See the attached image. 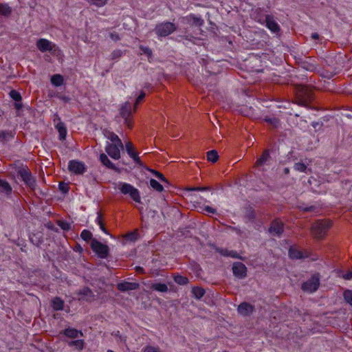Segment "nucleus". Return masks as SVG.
Wrapping results in <instances>:
<instances>
[{"instance_id": "1", "label": "nucleus", "mask_w": 352, "mask_h": 352, "mask_svg": "<svg viewBox=\"0 0 352 352\" xmlns=\"http://www.w3.org/2000/svg\"><path fill=\"white\" fill-rule=\"evenodd\" d=\"M331 227V223L329 220H318L313 223L311 228V232L314 238L318 239H323Z\"/></svg>"}, {"instance_id": "2", "label": "nucleus", "mask_w": 352, "mask_h": 352, "mask_svg": "<svg viewBox=\"0 0 352 352\" xmlns=\"http://www.w3.org/2000/svg\"><path fill=\"white\" fill-rule=\"evenodd\" d=\"M313 98V91L310 87L299 85L296 89V100L299 105L306 106Z\"/></svg>"}, {"instance_id": "3", "label": "nucleus", "mask_w": 352, "mask_h": 352, "mask_svg": "<svg viewBox=\"0 0 352 352\" xmlns=\"http://www.w3.org/2000/svg\"><path fill=\"white\" fill-rule=\"evenodd\" d=\"M177 30L175 25L170 22H163L155 26V32L158 36H167Z\"/></svg>"}, {"instance_id": "4", "label": "nucleus", "mask_w": 352, "mask_h": 352, "mask_svg": "<svg viewBox=\"0 0 352 352\" xmlns=\"http://www.w3.org/2000/svg\"><path fill=\"white\" fill-rule=\"evenodd\" d=\"M91 248L101 258H105L108 256L109 247L96 239L91 240Z\"/></svg>"}, {"instance_id": "5", "label": "nucleus", "mask_w": 352, "mask_h": 352, "mask_svg": "<svg viewBox=\"0 0 352 352\" xmlns=\"http://www.w3.org/2000/svg\"><path fill=\"white\" fill-rule=\"evenodd\" d=\"M320 285V277L318 274L313 275L310 279L302 284V289L304 292L313 293L316 292Z\"/></svg>"}, {"instance_id": "6", "label": "nucleus", "mask_w": 352, "mask_h": 352, "mask_svg": "<svg viewBox=\"0 0 352 352\" xmlns=\"http://www.w3.org/2000/svg\"><path fill=\"white\" fill-rule=\"evenodd\" d=\"M121 117L124 120V123L129 129L133 127V120L131 116V105L129 102H125L120 110Z\"/></svg>"}, {"instance_id": "7", "label": "nucleus", "mask_w": 352, "mask_h": 352, "mask_svg": "<svg viewBox=\"0 0 352 352\" xmlns=\"http://www.w3.org/2000/svg\"><path fill=\"white\" fill-rule=\"evenodd\" d=\"M68 169L71 173L76 175H82L85 172L86 167L82 162L71 160L69 162Z\"/></svg>"}, {"instance_id": "8", "label": "nucleus", "mask_w": 352, "mask_h": 352, "mask_svg": "<svg viewBox=\"0 0 352 352\" xmlns=\"http://www.w3.org/2000/svg\"><path fill=\"white\" fill-rule=\"evenodd\" d=\"M36 47L41 52H45L55 50L56 45L47 39L40 38L36 42Z\"/></svg>"}, {"instance_id": "9", "label": "nucleus", "mask_w": 352, "mask_h": 352, "mask_svg": "<svg viewBox=\"0 0 352 352\" xmlns=\"http://www.w3.org/2000/svg\"><path fill=\"white\" fill-rule=\"evenodd\" d=\"M19 174L22 180L31 188H34L36 185V182L32 177L31 173L27 169H21L19 170Z\"/></svg>"}, {"instance_id": "10", "label": "nucleus", "mask_w": 352, "mask_h": 352, "mask_svg": "<svg viewBox=\"0 0 352 352\" xmlns=\"http://www.w3.org/2000/svg\"><path fill=\"white\" fill-rule=\"evenodd\" d=\"M120 149L121 147L118 144H107L105 147V151L108 155L114 160H119L120 158Z\"/></svg>"}, {"instance_id": "11", "label": "nucleus", "mask_w": 352, "mask_h": 352, "mask_svg": "<svg viewBox=\"0 0 352 352\" xmlns=\"http://www.w3.org/2000/svg\"><path fill=\"white\" fill-rule=\"evenodd\" d=\"M309 252L307 250L301 251L297 248L291 247L289 250V256L293 259L305 258L309 256Z\"/></svg>"}, {"instance_id": "12", "label": "nucleus", "mask_w": 352, "mask_h": 352, "mask_svg": "<svg viewBox=\"0 0 352 352\" xmlns=\"http://www.w3.org/2000/svg\"><path fill=\"white\" fill-rule=\"evenodd\" d=\"M284 230V226L282 221L279 220H274L271 223L269 228V232L274 236H279Z\"/></svg>"}, {"instance_id": "13", "label": "nucleus", "mask_w": 352, "mask_h": 352, "mask_svg": "<svg viewBox=\"0 0 352 352\" xmlns=\"http://www.w3.org/2000/svg\"><path fill=\"white\" fill-rule=\"evenodd\" d=\"M232 271L234 276L238 278H242L246 276L247 268L245 265L240 262L234 263Z\"/></svg>"}, {"instance_id": "14", "label": "nucleus", "mask_w": 352, "mask_h": 352, "mask_svg": "<svg viewBox=\"0 0 352 352\" xmlns=\"http://www.w3.org/2000/svg\"><path fill=\"white\" fill-rule=\"evenodd\" d=\"M126 151L128 155L133 160V161L138 164H141V160L138 157V155L136 152H135V148L133 144L131 142H126L125 144Z\"/></svg>"}, {"instance_id": "15", "label": "nucleus", "mask_w": 352, "mask_h": 352, "mask_svg": "<svg viewBox=\"0 0 352 352\" xmlns=\"http://www.w3.org/2000/svg\"><path fill=\"white\" fill-rule=\"evenodd\" d=\"M138 288L139 284L137 283L123 282L117 285V289L120 292L135 290Z\"/></svg>"}, {"instance_id": "16", "label": "nucleus", "mask_w": 352, "mask_h": 352, "mask_svg": "<svg viewBox=\"0 0 352 352\" xmlns=\"http://www.w3.org/2000/svg\"><path fill=\"white\" fill-rule=\"evenodd\" d=\"M254 306L247 302L241 303L238 308V312L243 316H248L254 311Z\"/></svg>"}, {"instance_id": "17", "label": "nucleus", "mask_w": 352, "mask_h": 352, "mask_svg": "<svg viewBox=\"0 0 352 352\" xmlns=\"http://www.w3.org/2000/svg\"><path fill=\"white\" fill-rule=\"evenodd\" d=\"M78 294L79 296L78 300H83L86 301H89L94 298V294L92 291L88 287H85L82 289L81 290L79 291Z\"/></svg>"}, {"instance_id": "18", "label": "nucleus", "mask_w": 352, "mask_h": 352, "mask_svg": "<svg viewBox=\"0 0 352 352\" xmlns=\"http://www.w3.org/2000/svg\"><path fill=\"white\" fill-rule=\"evenodd\" d=\"M265 21H266V26L272 32L276 33V32H279L280 27L272 16L267 15L265 17Z\"/></svg>"}, {"instance_id": "19", "label": "nucleus", "mask_w": 352, "mask_h": 352, "mask_svg": "<svg viewBox=\"0 0 352 352\" xmlns=\"http://www.w3.org/2000/svg\"><path fill=\"white\" fill-rule=\"evenodd\" d=\"M104 135L108 140H109L111 142V144H118V146H120L121 148H124V145L121 140L115 133L109 131H105Z\"/></svg>"}, {"instance_id": "20", "label": "nucleus", "mask_w": 352, "mask_h": 352, "mask_svg": "<svg viewBox=\"0 0 352 352\" xmlns=\"http://www.w3.org/2000/svg\"><path fill=\"white\" fill-rule=\"evenodd\" d=\"M55 127L59 133V139L60 140H65L67 134L65 124L58 119V122L56 124Z\"/></svg>"}, {"instance_id": "21", "label": "nucleus", "mask_w": 352, "mask_h": 352, "mask_svg": "<svg viewBox=\"0 0 352 352\" xmlns=\"http://www.w3.org/2000/svg\"><path fill=\"white\" fill-rule=\"evenodd\" d=\"M14 136V133L12 131H0V142L5 144L12 140Z\"/></svg>"}, {"instance_id": "22", "label": "nucleus", "mask_w": 352, "mask_h": 352, "mask_svg": "<svg viewBox=\"0 0 352 352\" xmlns=\"http://www.w3.org/2000/svg\"><path fill=\"white\" fill-rule=\"evenodd\" d=\"M127 195L130 196V197L136 203L141 202V197L140 194V191L138 189L135 188L133 186L131 189H130L129 192H127Z\"/></svg>"}, {"instance_id": "23", "label": "nucleus", "mask_w": 352, "mask_h": 352, "mask_svg": "<svg viewBox=\"0 0 352 352\" xmlns=\"http://www.w3.org/2000/svg\"><path fill=\"white\" fill-rule=\"evenodd\" d=\"M100 160L101 163L108 168L116 170V166L109 160L107 155H105L104 153H102L100 155Z\"/></svg>"}, {"instance_id": "24", "label": "nucleus", "mask_w": 352, "mask_h": 352, "mask_svg": "<svg viewBox=\"0 0 352 352\" xmlns=\"http://www.w3.org/2000/svg\"><path fill=\"white\" fill-rule=\"evenodd\" d=\"M186 19L188 23H192L196 26H201L204 24V20L194 14H190Z\"/></svg>"}, {"instance_id": "25", "label": "nucleus", "mask_w": 352, "mask_h": 352, "mask_svg": "<svg viewBox=\"0 0 352 352\" xmlns=\"http://www.w3.org/2000/svg\"><path fill=\"white\" fill-rule=\"evenodd\" d=\"M64 334L70 338H76L78 337L79 334L80 336H82V333L81 331L73 328H67L65 329Z\"/></svg>"}, {"instance_id": "26", "label": "nucleus", "mask_w": 352, "mask_h": 352, "mask_svg": "<svg viewBox=\"0 0 352 352\" xmlns=\"http://www.w3.org/2000/svg\"><path fill=\"white\" fill-rule=\"evenodd\" d=\"M12 192V188L9 183L0 179V192H4L7 195L10 194Z\"/></svg>"}, {"instance_id": "27", "label": "nucleus", "mask_w": 352, "mask_h": 352, "mask_svg": "<svg viewBox=\"0 0 352 352\" xmlns=\"http://www.w3.org/2000/svg\"><path fill=\"white\" fill-rule=\"evenodd\" d=\"M270 159V153L268 151H265L260 158H258L256 162V166H263L267 161Z\"/></svg>"}, {"instance_id": "28", "label": "nucleus", "mask_w": 352, "mask_h": 352, "mask_svg": "<svg viewBox=\"0 0 352 352\" xmlns=\"http://www.w3.org/2000/svg\"><path fill=\"white\" fill-rule=\"evenodd\" d=\"M173 277L175 282L178 285H186L189 283V280L187 277L181 276L178 274H175Z\"/></svg>"}, {"instance_id": "29", "label": "nucleus", "mask_w": 352, "mask_h": 352, "mask_svg": "<svg viewBox=\"0 0 352 352\" xmlns=\"http://www.w3.org/2000/svg\"><path fill=\"white\" fill-rule=\"evenodd\" d=\"M51 82L56 87H59L62 85L64 82V79L63 76L60 74H54L51 78Z\"/></svg>"}, {"instance_id": "30", "label": "nucleus", "mask_w": 352, "mask_h": 352, "mask_svg": "<svg viewBox=\"0 0 352 352\" xmlns=\"http://www.w3.org/2000/svg\"><path fill=\"white\" fill-rule=\"evenodd\" d=\"M118 188L120 190V191L121 192V193L124 195H127V192H129L130 189H131V188L133 186L130 184L123 183V182H120V184H118Z\"/></svg>"}, {"instance_id": "31", "label": "nucleus", "mask_w": 352, "mask_h": 352, "mask_svg": "<svg viewBox=\"0 0 352 352\" xmlns=\"http://www.w3.org/2000/svg\"><path fill=\"white\" fill-rule=\"evenodd\" d=\"M151 289L160 292H166L168 286L164 283H153L151 285Z\"/></svg>"}, {"instance_id": "32", "label": "nucleus", "mask_w": 352, "mask_h": 352, "mask_svg": "<svg viewBox=\"0 0 352 352\" xmlns=\"http://www.w3.org/2000/svg\"><path fill=\"white\" fill-rule=\"evenodd\" d=\"M12 12L11 8L6 3H0V14L8 16Z\"/></svg>"}, {"instance_id": "33", "label": "nucleus", "mask_w": 352, "mask_h": 352, "mask_svg": "<svg viewBox=\"0 0 352 352\" xmlns=\"http://www.w3.org/2000/svg\"><path fill=\"white\" fill-rule=\"evenodd\" d=\"M64 302L60 298H54L52 300V307L55 310H62L63 308Z\"/></svg>"}, {"instance_id": "34", "label": "nucleus", "mask_w": 352, "mask_h": 352, "mask_svg": "<svg viewBox=\"0 0 352 352\" xmlns=\"http://www.w3.org/2000/svg\"><path fill=\"white\" fill-rule=\"evenodd\" d=\"M192 292L196 298H201L205 294V290L199 287H195L192 289Z\"/></svg>"}, {"instance_id": "35", "label": "nucleus", "mask_w": 352, "mask_h": 352, "mask_svg": "<svg viewBox=\"0 0 352 352\" xmlns=\"http://www.w3.org/2000/svg\"><path fill=\"white\" fill-rule=\"evenodd\" d=\"M69 345L71 346H75L78 351H82L84 348L85 342L82 340H77L69 342Z\"/></svg>"}, {"instance_id": "36", "label": "nucleus", "mask_w": 352, "mask_h": 352, "mask_svg": "<svg viewBox=\"0 0 352 352\" xmlns=\"http://www.w3.org/2000/svg\"><path fill=\"white\" fill-rule=\"evenodd\" d=\"M207 159L212 162H216L219 159L218 153L216 151L212 150L207 153Z\"/></svg>"}, {"instance_id": "37", "label": "nucleus", "mask_w": 352, "mask_h": 352, "mask_svg": "<svg viewBox=\"0 0 352 352\" xmlns=\"http://www.w3.org/2000/svg\"><path fill=\"white\" fill-rule=\"evenodd\" d=\"M150 186L157 192H162L164 190L162 185L154 179H151Z\"/></svg>"}, {"instance_id": "38", "label": "nucleus", "mask_w": 352, "mask_h": 352, "mask_svg": "<svg viewBox=\"0 0 352 352\" xmlns=\"http://www.w3.org/2000/svg\"><path fill=\"white\" fill-rule=\"evenodd\" d=\"M344 300L352 307V290L346 289L343 292Z\"/></svg>"}, {"instance_id": "39", "label": "nucleus", "mask_w": 352, "mask_h": 352, "mask_svg": "<svg viewBox=\"0 0 352 352\" xmlns=\"http://www.w3.org/2000/svg\"><path fill=\"white\" fill-rule=\"evenodd\" d=\"M89 4L94 5L97 7H102L105 6L108 0H86Z\"/></svg>"}, {"instance_id": "40", "label": "nucleus", "mask_w": 352, "mask_h": 352, "mask_svg": "<svg viewBox=\"0 0 352 352\" xmlns=\"http://www.w3.org/2000/svg\"><path fill=\"white\" fill-rule=\"evenodd\" d=\"M294 168L296 171L305 173L307 169V167L304 163L298 162L294 164Z\"/></svg>"}, {"instance_id": "41", "label": "nucleus", "mask_w": 352, "mask_h": 352, "mask_svg": "<svg viewBox=\"0 0 352 352\" xmlns=\"http://www.w3.org/2000/svg\"><path fill=\"white\" fill-rule=\"evenodd\" d=\"M151 173H153V175L155 176H156L160 181H162L163 183L164 184H168V182L167 180V179L160 172L157 171V170H153V169H150L149 170Z\"/></svg>"}, {"instance_id": "42", "label": "nucleus", "mask_w": 352, "mask_h": 352, "mask_svg": "<svg viewBox=\"0 0 352 352\" xmlns=\"http://www.w3.org/2000/svg\"><path fill=\"white\" fill-rule=\"evenodd\" d=\"M80 236L85 241H88L91 239L92 234L87 230H83L80 234Z\"/></svg>"}, {"instance_id": "43", "label": "nucleus", "mask_w": 352, "mask_h": 352, "mask_svg": "<svg viewBox=\"0 0 352 352\" xmlns=\"http://www.w3.org/2000/svg\"><path fill=\"white\" fill-rule=\"evenodd\" d=\"M219 253L223 256H231L232 258H237V253L234 251L229 252L227 250H220Z\"/></svg>"}, {"instance_id": "44", "label": "nucleus", "mask_w": 352, "mask_h": 352, "mask_svg": "<svg viewBox=\"0 0 352 352\" xmlns=\"http://www.w3.org/2000/svg\"><path fill=\"white\" fill-rule=\"evenodd\" d=\"M10 96L16 102H20L21 100V94L16 90H12L10 92Z\"/></svg>"}, {"instance_id": "45", "label": "nucleus", "mask_w": 352, "mask_h": 352, "mask_svg": "<svg viewBox=\"0 0 352 352\" xmlns=\"http://www.w3.org/2000/svg\"><path fill=\"white\" fill-rule=\"evenodd\" d=\"M265 120L274 127H277L279 124V120L276 118H265Z\"/></svg>"}, {"instance_id": "46", "label": "nucleus", "mask_w": 352, "mask_h": 352, "mask_svg": "<svg viewBox=\"0 0 352 352\" xmlns=\"http://www.w3.org/2000/svg\"><path fill=\"white\" fill-rule=\"evenodd\" d=\"M96 221L98 222V224L100 226V229L104 232L107 233V230L104 228V223H103V221H102V217L101 214H100V213L98 214V217H97Z\"/></svg>"}, {"instance_id": "47", "label": "nucleus", "mask_w": 352, "mask_h": 352, "mask_svg": "<svg viewBox=\"0 0 352 352\" xmlns=\"http://www.w3.org/2000/svg\"><path fill=\"white\" fill-rule=\"evenodd\" d=\"M122 55L121 50H115L111 54V58L112 60L119 59Z\"/></svg>"}, {"instance_id": "48", "label": "nucleus", "mask_w": 352, "mask_h": 352, "mask_svg": "<svg viewBox=\"0 0 352 352\" xmlns=\"http://www.w3.org/2000/svg\"><path fill=\"white\" fill-rule=\"evenodd\" d=\"M58 225L63 230H69L71 228V226L69 223L66 221H59Z\"/></svg>"}, {"instance_id": "49", "label": "nucleus", "mask_w": 352, "mask_h": 352, "mask_svg": "<svg viewBox=\"0 0 352 352\" xmlns=\"http://www.w3.org/2000/svg\"><path fill=\"white\" fill-rule=\"evenodd\" d=\"M144 96H145V94L144 92H142L140 94V96L137 98L135 103V105H134V110H135L138 104L142 101V100L144 99Z\"/></svg>"}, {"instance_id": "50", "label": "nucleus", "mask_w": 352, "mask_h": 352, "mask_svg": "<svg viewBox=\"0 0 352 352\" xmlns=\"http://www.w3.org/2000/svg\"><path fill=\"white\" fill-rule=\"evenodd\" d=\"M140 50L144 54L148 55V56L152 55V50L148 47L140 46Z\"/></svg>"}, {"instance_id": "51", "label": "nucleus", "mask_w": 352, "mask_h": 352, "mask_svg": "<svg viewBox=\"0 0 352 352\" xmlns=\"http://www.w3.org/2000/svg\"><path fill=\"white\" fill-rule=\"evenodd\" d=\"M209 190L208 187H195V188H187V190H189V191H193V190L204 191V190Z\"/></svg>"}, {"instance_id": "52", "label": "nucleus", "mask_w": 352, "mask_h": 352, "mask_svg": "<svg viewBox=\"0 0 352 352\" xmlns=\"http://www.w3.org/2000/svg\"><path fill=\"white\" fill-rule=\"evenodd\" d=\"M144 352H161V351L157 348L148 346L144 349Z\"/></svg>"}, {"instance_id": "53", "label": "nucleus", "mask_w": 352, "mask_h": 352, "mask_svg": "<svg viewBox=\"0 0 352 352\" xmlns=\"http://www.w3.org/2000/svg\"><path fill=\"white\" fill-rule=\"evenodd\" d=\"M144 352H161V351L157 348L148 346L144 349Z\"/></svg>"}, {"instance_id": "54", "label": "nucleus", "mask_w": 352, "mask_h": 352, "mask_svg": "<svg viewBox=\"0 0 352 352\" xmlns=\"http://www.w3.org/2000/svg\"><path fill=\"white\" fill-rule=\"evenodd\" d=\"M109 36H110L111 39L113 40V41H117L120 40V36L117 32L110 33Z\"/></svg>"}, {"instance_id": "55", "label": "nucleus", "mask_w": 352, "mask_h": 352, "mask_svg": "<svg viewBox=\"0 0 352 352\" xmlns=\"http://www.w3.org/2000/svg\"><path fill=\"white\" fill-rule=\"evenodd\" d=\"M204 210L207 212H210V213H212V214H214L217 212V210L214 208H213L210 206H205L204 208Z\"/></svg>"}, {"instance_id": "56", "label": "nucleus", "mask_w": 352, "mask_h": 352, "mask_svg": "<svg viewBox=\"0 0 352 352\" xmlns=\"http://www.w3.org/2000/svg\"><path fill=\"white\" fill-rule=\"evenodd\" d=\"M343 278L345 280H351L352 279V270L348 272L342 276Z\"/></svg>"}, {"instance_id": "57", "label": "nucleus", "mask_w": 352, "mask_h": 352, "mask_svg": "<svg viewBox=\"0 0 352 352\" xmlns=\"http://www.w3.org/2000/svg\"><path fill=\"white\" fill-rule=\"evenodd\" d=\"M61 99L63 100V101H64L65 102H68L69 101V98L67 97V96H62L61 97Z\"/></svg>"}, {"instance_id": "58", "label": "nucleus", "mask_w": 352, "mask_h": 352, "mask_svg": "<svg viewBox=\"0 0 352 352\" xmlns=\"http://www.w3.org/2000/svg\"><path fill=\"white\" fill-rule=\"evenodd\" d=\"M15 107H16L17 109H20L22 107V104H21V103L16 102V103H15Z\"/></svg>"}, {"instance_id": "59", "label": "nucleus", "mask_w": 352, "mask_h": 352, "mask_svg": "<svg viewBox=\"0 0 352 352\" xmlns=\"http://www.w3.org/2000/svg\"><path fill=\"white\" fill-rule=\"evenodd\" d=\"M311 38L314 39H318L319 38V35L317 33L312 34Z\"/></svg>"}, {"instance_id": "60", "label": "nucleus", "mask_w": 352, "mask_h": 352, "mask_svg": "<svg viewBox=\"0 0 352 352\" xmlns=\"http://www.w3.org/2000/svg\"><path fill=\"white\" fill-rule=\"evenodd\" d=\"M136 270H137V271H138V272H142V271H143V269H142V267H136Z\"/></svg>"}, {"instance_id": "61", "label": "nucleus", "mask_w": 352, "mask_h": 352, "mask_svg": "<svg viewBox=\"0 0 352 352\" xmlns=\"http://www.w3.org/2000/svg\"><path fill=\"white\" fill-rule=\"evenodd\" d=\"M285 173H289V169H288L287 168H286L285 169Z\"/></svg>"}, {"instance_id": "62", "label": "nucleus", "mask_w": 352, "mask_h": 352, "mask_svg": "<svg viewBox=\"0 0 352 352\" xmlns=\"http://www.w3.org/2000/svg\"><path fill=\"white\" fill-rule=\"evenodd\" d=\"M313 207H310L309 208H306L305 210L307 211H309L312 209Z\"/></svg>"}, {"instance_id": "63", "label": "nucleus", "mask_w": 352, "mask_h": 352, "mask_svg": "<svg viewBox=\"0 0 352 352\" xmlns=\"http://www.w3.org/2000/svg\"><path fill=\"white\" fill-rule=\"evenodd\" d=\"M60 189L61 190H64L63 189H65V187H63V188H61Z\"/></svg>"}, {"instance_id": "64", "label": "nucleus", "mask_w": 352, "mask_h": 352, "mask_svg": "<svg viewBox=\"0 0 352 352\" xmlns=\"http://www.w3.org/2000/svg\"><path fill=\"white\" fill-rule=\"evenodd\" d=\"M60 189L61 190H64L63 189H65V187H63V188H61Z\"/></svg>"}]
</instances>
